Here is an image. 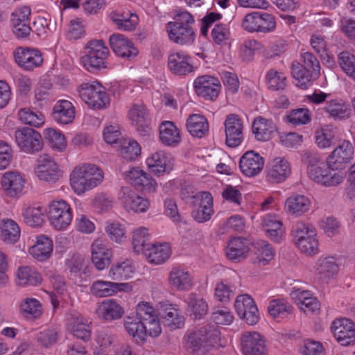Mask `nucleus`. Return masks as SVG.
Here are the masks:
<instances>
[{
    "label": "nucleus",
    "instance_id": "obj_1",
    "mask_svg": "<svg viewBox=\"0 0 355 355\" xmlns=\"http://www.w3.org/2000/svg\"><path fill=\"white\" fill-rule=\"evenodd\" d=\"M124 327L138 343H144L147 335L157 337L162 332L158 316L148 302L138 304L135 315L125 318Z\"/></svg>",
    "mask_w": 355,
    "mask_h": 355
},
{
    "label": "nucleus",
    "instance_id": "obj_2",
    "mask_svg": "<svg viewBox=\"0 0 355 355\" xmlns=\"http://www.w3.org/2000/svg\"><path fill=\"white\" fill-rule=\"evenodd\" d=\"M196 20L194 17L184 10H176L173 21L166 25L168 39L179 46H190L196 40L194 30Z\"/></svg>",
    "mask_w": 355,
    "mask_h": 355
},
{
    "label": "nucleus",
    "instance_id": "obj_3",
    "mask_svg": "<svg viewBox=\"0 0 355 355\" xmlns=\"http://www.w3.org/2000/svg\"><path fill=\"white\" fill-rule=\"evenodd\" d=\"M103 180V172L96 165L83 164L74 168L70 175L73 191L81 194L99 185Z\"/></svg>",
    "mask_w": 355,
    "mask_h": 355
},
{
    "label": "nucleus",
    "instance_id": "obj_4",
    "mask_svg": "<svg viewBox=\"0 0 355 355\" xmlns=\"http://www.w3.org/2000/svg\"><path fill=\"white\" fill-rule=\"evenodd\" d=\"M220 338L218 328L215 325L207 324L190 334L187 345L194 352L201 351L204 353L217 345Z\"/></svg>",
    "mask_w": 355,
    "mask_h": 355
},
{
    "label": "nucleus",
    "instance_id": "obj_5",
    "mask_svg": "<svg viewBox=\"0 0 355 355\" xmlns=\"http://www.w3.org/2000/svg\"><path fill=\"white\" fill-rule=\"evenodd\" d=\"M85 53L81 58L83 66L90 72L106 68L105 60L109 49L102 40H91L85 46Z\"/></svg>",
    "mask_w": 355,
    "mask_h": 355
},
{
    "label": "nucleus",
    "instance_id": "obj_6",
    "mask_svg": "<svg viewBox=\"0 0 355 355\" xmlns=\"http://www.w3.org/2000/svg\"><path fill=\"white\" fill-rule=\"evenodd\" d=\"M292 232L294 242L302 252L313 255L318 252L316 232L312 226L303 223H297L293 225Z\"/></svg>",
    "mask_w": 355,
    "mask_h": 355
},
{
    "label": "nucleus",
    "instance_id": "obj_7",
    "mask_svg": "<svg viewBox=\"0 0 355 355\" xmlns=\"http://www.w3.org/2000/svg\"><path fill=\"white\" fill-rule=\"evenodd\" d=\"M81 99L89 107L100 110L109 104V97L105 88L97 81L84 83L78 89Z\"/></svg>",
    "mask_w": 355,
    "mask_h": 355
},
{
    "label": "nucleus",
    "instance_id": "obj_8",
    "mask_svg": "<svg viewBox=\"0 0 355 355\" xmlns=\"http://www.w3.org/2000/svg\"><path fill=\"white\" fill-rule=\"evenodd\" d=\"M15 136L21 151L35 154L42 150V138L37 130L28 127H22L15 131Z\"/></svg>",
    "mask_w": 355,
    "mask_h": 355
},
{
    "label": "nucleus",
    "instance_id": "obj_9",
    "mask_svg": "<svg viewBox=\"0 0 355 355\" xmlns=\"http://www.w3.org/2000/svg\"><path fill=\"white\" fill-rule=\"evenodd\" d=\"M242 27L247 31L269 33L276 27L275 17L265 12H253L245 16Z\"/></svg>",
    "mask_w": 355,
    "mask_h": 355
},
{
    "label": "nucleus",
    "instance_id": "obj_10",
    "mask_svg": "<svg viewBox=\"0 0 355 355\" xmlns=\"http://www.w3.org/2000/svg\"><path fill=\"white\" fill-rule=\"evenodd\" d=\"M49 216L53 227L59 230L67 228L72 220L70 205L64 200H54L49 207Z\"/></svg>",
    "mask_w": 355,
    "mask_h": 355
},
{
    "label": "nucleus",
    "instance_id": "obj_11",
    "mask_svg": "<svg viewBox=\"0 0 355 355\" xmlns=\"http://www.w3.org/2000/svg\"><path fill=\"white\" fill-rule=\"evenodd\" d=\"M191 205L194 207L192 217L199 223L210 220L214 214L213 198L210 193L201 191L192 196Z\"/></svg>",
    "mask_w": 355,
    "mask_h": 355
},
{
    "label": "nucleus",
    "instance_id": "obj_12",
    "mask_svg": "<svg viewBox=\"0 0 355 355\" xmlns=\"http://www.w3.org/2000/svg\"><path fill=\"white\" fill-rule=\"evenodd\" d=\"M354 155L352 143L348 140H343L327 158V163L334 170H343L353 159Z\"/></svg>",
    "mask_w": 355,
    "mask_h": 355
},
{
    "label": "nucleus",
    "instance_id": "obj_13",
    "mask_svg": "<svg viewBox=\"0 0 355 355\" xmlns=\"http://www.w3.org/2000/svg\"><path fill=\"white\" fill-rule=\"evenodd\" d=\"M35 172L40 180L47 182H55L62 176L57 163L48 154H42L38 157Z\"/></svg>",
    "mask_w": 355,
    "mask_h": 355
},
{
    "label": "nucleus",
    "instance_id": "obj_14",
    "mask_svg": "<svg viewBox=\"0 0 355 355\" xmlns=\"http://www.w3.org/2000/svg\"><path fill=\"white\" fill-rule=\"evenodd\" d=\"M224 125L225 144L232 148L239 146L243 139L242 119L236 114H230L227 116Z\"/></svg>",
    "mask_w": 355,
    "mask_h": 355
},
{
    "label": "nucleus",
    "instance_id": "obj_15",
    "mask_svg": "<svg viewBox=\"0 0 355 355\" xmlns=\"http://www.w3.org/2000/svg\"><path fill=\"white\" fill-rule=\"evenodd\" d=\"M336 340L343 346L355 344V323L347 318L335 320L331 326Z\"/></svg>",
    "mask_w": 355,
    "mask_h": 355
},
{
    "label": "nucleus",
    "instance_id": "obj_16",
    "mask_svg": "<svg viewBox=\"0 0 355 355\" xmlns=\"http://www.w3.org/2000/svg\"><path fill=\"white\" fill-rule=\"evenodd\" d=\"M15 62L24 70L33 71L43 62L41 52L33 48L18 47L14 53Z\"/></svg>",
    "mask_w": 355,
    "mask_h": 355
},
{
    "label": "nucleus",
    "instance_id": "obj_17",
    "mask_svg": "<svg viewBox=\"0 0 355 355\" xmlns=\"http://www.w3.org/2000/svg\"><path fill=\"white\" fill-rule=\"evenodd\" d=\"M235 309L241 318L247 324L253 325L259 321L258 309L254 300L248 295H241L236 297L234 303Z\"/></svg>",
    "mask_w": 355,
    "mask_h": 355
},
{
    "label": "nucleus",
    "instance_id": "obj_18",
    "mask_svg": "<svg viewBox=\"0 0 355 355\" xmlns=\"http://www.w3.org/2000/svg\"><path fill=\"white\" fill-rule=\"evenodd\" d=\"M168 67L177 76H186L194 70L191 58L184 51L171 52L168 57Z\"/></svg>",
    "mask_w": 355,
    "mask_h": 355
},
{
    "label": "nucleus",
    "instance_id": "obj_19",
    "mask_svg": "<svg viewBox=\"0 0 355 355\" xmlns=\"http://www.w3.org/2000/svg\"><path fill=\"white\" fill-rule=\"evenodd\" d=\"M291 173L290 164L284 157L273 159L266 167V180L270 183L282 182Z\"/></svg>",
    "mask_w": 355,
    "mask_h": 355
},
{
    "label": "nucleus",
    "instance_id": "obj_20",
    "mask_svg": "<svg viewBox=\"0 0 355 355\" xmlns=\"http://www.w3.org/2000/svg\"><path fill=\"white\" fill-rule=\"evenodd\" d=\"M119 198L128 211L141 213L146 211L149 207L148 200L140 197L129 187H121Z\"/></svg>",
    "mask_w": 355,
    "mask_h": 355
},
{
    "label": "nucleus",
    "instance_id": "obj_21",
    "mask_svg": "<svg viewBox=\"0 0 355 355\" xmlns=\"http://www.w3.org/2000/svg\"><path fill=\"white\" fill-rule=\"evenodd\" d=\"M241 348L244 355H267L265 341L257 332H245L241 338Z\"/></svg>",
    "mask_w": 355,
    "mask_h": 355
},
{
    "label": "nucleus",
    "instance_id": "obj_22",
    "mask_svg": "<svg viewBox=\"0 0 355 355\" xmlns=\"http://www.w3.org/2000/svg\"><path fill=\"white\" fill-rule=\"evenodd\" d=\"M109 42L112 50L119 57L131 60L138 54V50L132 42L122 34H112L110 37Z\"/></svg>",
    "mask_w": 355,
    "mask_h": 355
},
{
    "label": "nucleus",
    "instance_id": "obj_23",
    "mask_svg": "<svg viewBox=\"0 0 355 355\" xmlns=\"http://www.w3.org/2000/svg\"><path fill=\"white\" fill-rule=\"evenodd\" d=\"M146 164L150 172L157 176H161L166 172H169L173 166L171 155L162 150L155 152L148 157Z\"/></svg>",
    "mask_w": 355,
    "mask_h": 355
},
{
    "label": "nucleus",
    "instance_id": "obj_24",
    "mask_svg": "<svg viewBox=\"0 0 355 355\" xmlns=\"http://www.w3.org/2000/svg\"><path fill=\"white\" fill-rule=\"evenodd\" d=\"M194 88L198 96L206 99H213L218 96L220 85L216 78L206 75L195 80Z\"/></svg>",
    "mask_w": 355,
    "mask_h": 355
},
{
    "label": "nucleus",
    "instance_id": "obj_25",
    "mask_svg": "<svg viewBox=\"0 0 355 355\" xmlns=\"http://www.w3.org/2000/svg\"><path fill=\"white\" fill-rule=\"evenodd\" d=\"M130 119L137 130L143 136L150 134L149 127V114L146 107L142 104H135L128 113Z\"/></svg>",
    "mask_w": 355,
    "mask_h": 355
},
{
    "label": "nucleus",
    "instance_id": "obj_26",
    "mask_svg": "<svg viewBox=\"0 0 355 355\" xmlns=\"http://www.w3.org/2000/svg\"><path fill=\"white\" fill-rule=\"evenodd\" d=\"M264 166V159L254 151H248L240 159L239 167L243 174L252 177L259 174Z\"/></svg>",
    "mask_w": 355,
    "mask_h": 355
},
{
    "label": "nucleus",
    "instance_id": "obj_27",
    "mask_svg": "<svg viewBox=\"0 0 355 355\" xmlns=\"http://www.w3.org/2000/svg\"><path fill=\"white\" fill-rule=\"evenodd\" d=\"M125 178L130 184L140 187L145 191L153 192L155 191V181L149 174L139 167H132L125 172Z\"/></svg>",
    "mask_w": 355,
    "mask_h": 355
},
{
    "label": "nucleus",
    "instance_id": "obj_28",
    "mask_svg": "<svg viewBox=\"0 0 355 355\" xmlns=\"http://www.w3.org/2000/svg\"><path fill=\"white\" fill-rule=\"evenodd\" d=\"M92 261L97 270H101L110 266L112 252L101 239H96L91 247Z\"/></svg>",
    "mask_w": 355,
    "mask_h": 355
},
{
    "label": "nucleus",
    "instance_id": "obj_29",
    "mask_svg": "<svg viewBox=\"0 0 355 355\" xmlns=\"http://www.w3.org/2000/svg\"><path fill=\"white\" fill-rule=\"evenodd\" d=\"M25 180L16 172L5 173L1 180V184L6 196L15 198L21 196L24 187Z\"/></svg>",
    "mask_w": 355,
    "mask_h": 355
},
{
    "label": "nucleus",
    "instance_id": "obj_30",
    "mask_svg": "<svg viewBox=\"0 0 355 355\" xmlns=\"http://www.w3.org/2000/svg\"><path fill=\"white\" fill-rule=\"evenodd\" d=\"M95 314L104 320H114L122 318L124 310L115 300L108 299L97 304Z\"/></svg>",
    "mask_w": 355,
    "mask_h": 355
},
{
    "label": "nucleus",
    "instance_id": "obj_31",
    "mask_svg": "<svg viewBox=\"0 0 355 355\" xmlns=\"http://www.w3.org/2000/svg\"><path fill=\"white\" fill-rule=\"evenodd\" d=\"M52 240L45 235L36 237L33 245L29 248V254L39 261H44L50 258L53 252Z\"/></svg>",
    "mask_w": 355,
    "mask_h": 355
},
{
    "label": "nucleus",
    "instance_id": "obj_32",
    "mask_svg": "<svg viewBox=\"0 0 355 355\" xmlns=\"http://www.w3.org/2000/svg\"><path fill=\"white\" fill-rule=\"evenodd\" d=\"M193 278L190 272L182 268L174 267L169 272L168 282L178 291H189L193 286Z\"/></svg>",
    "mask_w": 355,
    "mask_h": 355
},
{
    "label": "nucleus",
    "instance_id": "obj_33",
    "mask_svg": "<svg viewBox=\"0 0 355 355\" xmlns=\"http://www.w3.org/2000/svg\"><path fill=\"white\" fill-rule=\"evenodd\" d=\"M68 329L77 338L87 341L91 338L87 320L81 315H71L68 319Z\"/></svg>",
    "mask_w": 355,
    "mask_h": 355
},
{
    "label": "nucleus",
    "instance_id": "obj_34",
    "mask_svg": "<svg viewBox=\"0 0 355 355\" xmlns=\"http://www.w3.org/2000/svg\"><path fill=\"white\" fill-rule=\"evenodd\" d=\"M75 107L67 100L58 101L53 107V117L61 124H69L75 119Z\"/></svg>",
    "mask_w": 355,
    "mask_h": 355
},
{
    "label": "nucleus",
    "instance_id": "obj_35",
    "mask_svg": "<svg viewBox=\"0 0 355 355\" xmlns=\"http://www.w3.org/2000/svg\"><path fill=\"white\" fill-rule=\"evenodd\" d=\"M249 251V248L245 239L234 238L226 248L227 257L234 262H240L245 259Z\"/></svg>",
    "mask_w": 355,
    "mask_h": 355
},
{
    "label": "nucleus",
    "instance_id": "obj_36",
    "mask_svg": "<svg viewBox=\"0 0 355 355\" xmlns=\"http://www.w3.org/2000/svg\"><path fill=\"white\" fill-rule=\"evenodd\" d=\"M317 274L319 279L327 282L333 278L338 271V264L334 257H320L316 265Z\"/></svg>",
    "mask_w": 355,
    "mask_h": 355
},
{
    "label": "nucleus",
    "instance_id": "obj_37",
    "mask_svg": "<svg viewBox=\"0 0 355 355\" xmlns=\"http://www.w3.org/2000/svg\"><path fill=\"white\" fill-rule=\"evenodd\" d=\"M159 139L166 146H176L181 140L180 130L173 122L163 121L159 125Z\"/></svg>",
    "mask_w": 355,
    "mask_h": 355
},
{
    "label": "nucleus",
    "instance_id": "obj_38",
    "mask_svg": "<svg viewBox=\"0 0 355 355\" xmlns=\"http://www.w3.org/2000/svg\"><path fill=\"white\" fill-rule=\"evenodd\" d=\"M276 130V126L272 120L262 117H257L252 123V132L256 139L265 141L270 139L272 134Z\"/></svg>",
    "mask_w": 355,
    "mask_h": 355
},
{
    "label": "nucleus",
    "instance_id": "obj_39",
    "mask_svg": "<svg viewBox=\"0 0 355 355\" xmlns=\"http://www.w3.org/2000/svg\"><path fill=\"white\" fill-rule=\"evenodd\" d=\"M187 128L193 137L202 138L209 132V123L204 116L194 114L187 119Z\"/></svg>",
    "mask_w": 355,
    "mask_h": 355
},
{
    "label": "nucleus",
    "instance_id": "obj_40",
    "mask_svg": "<svg viewBox=\"0 0 355 355\" xmlns=\"http://www.w3.org/2000/svg\"><path fill=\"white\" fill-rule=\"evenodd\" d=\"M135 267L132 261L126 259L112 266L108 276L112 280H127L133 277Z\"/></svg>",
    "mask_w": 355,
    "mask_h": 355
},
{
    "label": "nucleus",
    "instance_id": "obj_41",
    "mask_svg": "<svg viewBox=\"0 0 355 355\" xmlns=\"http://www.w3.org/2000/svg\"><path fill=\"white\" fill-rule=\"evenodd\" d=\"M20 236V229L15 221L4 218L0 220V239L6 243H16Z\"/></svg>",
    "mask_w": 355,
    "mask_h": 355
},
{
    "label": "nucleus",
    "instance_id": "obj_42",
    "mask_svg": "<svg viewBox=\"0 0 355 355\" xmlns=\"http://www.w3.org/2000/svg\"><path fill=\"white\" fill-rule=\"evenodd\" d=\"M323 110L329 117L335 120L348 118L351 112L349 106L340 99H333L327 101Z\"/></svg>",
    "mask_w": 355,
    "mask_h": 355
},
{
    "label": "nucleus",
    "instance_id": "obj_43",
    "mask_svg": "<svg viewBox=\"0 0 355 355\" xmlns=\"http://www.w3.org/2000/svg\"><path fill=\"white\" fill-rule=\"evenodd\" d=\"M187 311L194 319L201 318L208 311V304L206 301L196 293H190L186 300Z\"/></svg>",
    "mask_w": 355,
    "mask_h": 355
},
{
    "label": "nucleus",
    "instance_id": "obj_44",
    "mask_svg": "<svg viewBox=\"0 0 355 355\" xmlns=\"http://www.w3.org/2000/svg\"><path fill=\"white\" fill-rule=\"evenodd\" d=\"M291 69L293 77L297 80L296 85L303 89H307L311 81L318 77L300 63L293 64Z\"/></svg>",
    "mask_w": 355,
    "mask_h": 355
},
{
    "label": "nucleus",
    "instance_id": "obj_45",
    "mask_svg": "<svg viewBox=\"0 0 355 355\" xmlns=\"http://www.w3.org/2000/svg\"><path fill=\"white\" fill-rule=\"evenodd\" d=\"M144 254L150 262L155 264H161L169 258L171 250L168 243L151 244L144 252Z\"/></svg>",
    "mask_w": 355,
    "mask_h": 355
},
{
    "label": "nucleus",
    "instance_id": "obj_46",
    "mask_svg": "<svg viewBox=\"0 0 355 355\" xmlns=\"http://www.w3.org/2000/svg\"><path fill=\"white\" fill-rule=\"evenodd\" d=\"M238 284H239V282ZM238 286L230 279H223L216 284L214 295L218 301L224 303L227 302L234 297Z\"/></svg>",
    "mask_w": 355,
    "mask_h": 355
},
{
    "label": "nucleus",
    "instance_id": "obj_47",
    "mask_svg": "<svg viewBox=\"0 0 355 355\" xmlns=\"http://www.w3.org/2000/svg\"><path fill=\"white\" fill-rule=\"evenodd\" d=\"M118 151L123 159L132 161L141 154V147L134 139H121L119 140Z\"/></svg>",
    "mask_w": 355,
    "mask_h": 355
},
{
    "label": "nucleus",
    "instance_id": "obj_48",
    "mask_svg": "<svg viewBox=\"0 0 355 355\" xmlns=\"http://www.w3.org/2000/svg\"><path fill=\"white\" fill-rule=\"evenodd\" d=\"M310 204V200L306 197L297 195L288 198L286 201L285 206L290 213L301 216L308 211Z\"/></svg>",
    "mask_w": 355,
    "mask_h": 355
},
{
    "label": "nucleus",
    "instance_id": "obj_49",
    "mask_svg": "<svg viewBox=\"0 0 355 355\" xmlns=\"http://www.w3.org/2000/svg\"><path fill=\"white\" fill-rule=\"evenodd\" d=\"M21 313L28 320L39 318L42 314L41 303L35 298H26L19 305Z\"/></svg>",
    "mask_w": 355,
    "mask_h": 355
},
{
    "label": "nucleus",
    "instance_id": "obj_50",
    "mask_svg": "<svg viewBox=\"0 0 355 355\" xmlns=\"http://www.w3.org/2000/svg\"><path fill=\"white\" fill-rule=\"evenodd\" d=\"M132 243L135 252L144 254L151 245L148 229L142 227L135 230L132 232Z\"/></svg>",
    "mask_w": 355,
    "mask_h": 355
},
{
    "label": "nucleus",
    "instance_id": "obj_51",
    "mask_svg": "<svg viewBox=\"0 0 355 355\" xmlns=\"http://www.w3.org/2000/svg\"><path fill=\"white\" fill-rule=\"evenodd\" d=\"M162 317L164 324L171 329L180 328L184 324V317L180 310L171 305L163 310Z\"/></svg>",
    "mask_w": 355,
    "mask_h": 355
},
{
    "label": "nucleus",
    "instance_id": "obj_52",
    "mask_svg": "<svg viewBox=\"0 0 355 355\" xmlns=\"http://www.w3.org/2000/svg\"><path fill=\"white\" fill-rule=\"evenodd\" d=\"M17 277V284L21 286H35L42 282L40 275L28 266L19 268Z\"/></svg>",
    "mask_w": 355,
    "mask_h": 355
},
{
    "label": "nucleus",
    "instance_id": "obj_53",
    "mask_svg": "<svg viewBox=\"0 0 355 355\" xmlns=\"http://www.w3.org/2000/svg\"><path fill=\"white\" fill-rule=\"evenodd\" d=\"M18 116L21 123L34 127H40L44 123V115L38 111L29 107L21 108L18 112Z\"/></svg>",
    "mask_w": 355,
    "mask_h": 355
},
{
    "label": "nucleus",
    "instance_id": "obj_54",
    "mask_svg": "<svg viewBox=\"0 0 355 355\" xmlns=\"http://www.w3.org/2000/svg\"><path fill=\"white\" fill-rule=\"evenodd\" d=\"M268 311L273 318H284L292 313L293 306L283 299H277L270 302Z\"/></svg>",
    "mask_w": 355,
    "mask_h": 355
},
{
    "label": "nucleus",
    "instance_id": "obj_55",
    "mask_svg": "<svg viewBox=\"0 0 355 355\" xmlns=\"http://www.w3.org/2000/svg\"><path fill=\"white\" fill-rule=\"evenodd\" d=\"M266 81L269 89L284 90L286 86V78L283 73L274 69H270L266 75Z\"/></svg>",
    "mask_w": 355,
    "mask_h": 355
},
{
    "label": "nucleus",
    "instance_id": "obj_56",
    "mask_svg": "<svg viewBox=\"0 0 355 355\" xmlns=\"http://www.w3.org/2000/svg\"><path fill=\"white\" fill-rule=\"evenodd\" d=\"M114 282L111 281L96 280L89 288L92 295L97 297H105L114 295Z\"/></svg>",
    "mask_w": 355,
    "mask_h": 355
},
{
    "label": "nucleus",
    "instance_id": "obj_57",
    "mask_svg": "<svg viewBox=\"0 0 355 355\" xmlns=\"http://www.w3.org/2000/svg\"><path fill=\"white\" fill-rule=\"evenodd\" d=\"M256 260L255 263L259 265L265 266L274 257L275 252L270 245L265 241H261L257 243Z\"/></svg>",
    "mask_w": 355,
    "mask_h": 355
},
{
    "label": "nucleus",
    "instance_id": "obj_58",
    "mask_svg": "<svg viewBox=\"0 0 355 355\" xmlns=\"http://www.w3.org/2000/svg\"><path fill=\"white\" fill-rule=\"evenodd\" d=\"M22 216L24 222L31 227L40 226L43 223V211L40 207H26Z\"/></svg>",
    "mask_w": 355,
    "mask_h": 355
},
{
    "label": "nucleus",
    "instance_id": "obj_59",
    "mask_svg": "<svg viewBox=\"0 0 355 355\" xmlns=\"http://www.w3.org/2000/svg\"><path fill=\"white\" fill-rule=\"evenodd\" d=\"M44 138L54 150L62 151L66 148L67 142L64 136L53 128L45 130Z\"/></svg>",
    "mask_w": 355,
    "mask_h": 355
},
{
    "label": "nucleus",
    "instance_id": "obj_60",
    "mask_svg": "<svg viewBox=\"0 0 355 355\" xmlns=\"http://www.w3.org/2000/svg\"><path fill=\"white\" fill-rule=\"evenodd\" d=\"M286 119L292 125H305L311 121L310 112L306 108L293 110L286 116Z\"/></svg>",
    "mask_w": 355,
    "mask_h": 355
},
{
    "label": "nucleus",
    "instance_id": "obj_61",
    "mask_svg": "<svg viewBox=\"0 0 355 355\" xmlns=\"http://www.w3.org/2000/svg\"><path fill=\"white\" fill-rule=\"evenodd\" d=\"M338 63L343 70L355 80V55L343 51L338 55Z\"/></svg>",
    "mask_w": 355,
    "mask_h": 355
},
{
    "label": "nucleus",
    "instance_id": "obj_62",
    "mask_svg": "<svg viewBox=\"0 0 355 355\" xmlns=\"http://www.w3.org/2000/svg\"><path fill=\"white\" fill-rule=\"evenodd\" d=\"M35 339L40 346L49 348L57 342L58 331L54 328L45 329L39 332Z\"/></svg>",
    "mask_w": 355,
    "mask_h": 355
},
{
    "label": "nucleus",
    "instance_id": "obj_63",
    "mask_svg": "<svg viewBox=\"0 0 355 355\" xmlns=\"http://www.w3.org/2000/svg\"><path fill=\"white\" fill-rule=\"evenodd\" d=\"M345 175L342 170H334L328 166L324 174V178L321 185L330 187L340 184L345 180Z\"/></svg>",
    "mask_w": 355,
    "mask_h": 355
},
{
    "label": "nucleus",
    "instance_id": "obj_64",
    "mask_svg": "<svg viewBox=\"0 0 355 355\" xmlns=\"http://www.w3.org/2000/svg\"><path fill=\"white\" fill-rule=\"evenodd\" d=\"M114 22L119 29L132 31L138 23V17L132 13H123L120 15V19H114Z\"/></svg>",
    "mask_w": 355,
    "mask_h": 355
}]
</instances>
